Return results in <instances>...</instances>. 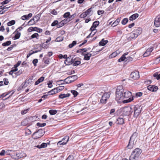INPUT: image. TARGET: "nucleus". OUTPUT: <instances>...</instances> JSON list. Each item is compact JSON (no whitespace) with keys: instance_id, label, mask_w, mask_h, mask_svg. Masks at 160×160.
<instances>
[{"instance_id":"obj_57","label":"nucleus","mask_w":160,"mask_h":160,"mask_svg":"<svg viewBox=\"0 0 160 160\" xmlns=\"http://www.w3.org/2000/svg\"><path fill=\"white\" fill-rule=\"evenodd\" d=\"M3 81L5 85H7L8 84L9 82L8 81V79L6 78H5L3 79Z\"/></svg>"},{"instance_id":"obj_44","label":"nucleus","mask_w":160,"mask_h":160,"mask_svg":"<svg viewBox=\"0 0 160 160\" xmlns=\"http://www.w3.org/2000/svg\"><path fill=\"white\" fill-rule=\"evenodd\" d=\"M35 23V21L32 18L28 22V24L29 25H32Z\"/></svg>"},{"instance_id":"obj_58","label":"nucleus","mask_w":160,"mask_h":160,"mask_svg":"<svg viewBox=\"0 0 160 160\" xmlns=\"http://www.w3.org/2000/svg\"><path fill=\"white\" fill-rule=\"evenodd\" d=\"M44 62L45 63L47 64H48L49 63V61L48 59H45V58H43Z\"/></svg>"},{"instance_id":"obj_59","label":"nucleus","mask_w":160,"mask_h":160,"mask_svg":"<svg viewBox=\"0 0 160 160\" xmlns=\"http://www.w3.org/2000/svg\"><path fill=\"white\" fill-rule=\"evenodd\" d=\"M16 156H17L18 159L21 158L22 157L21 153H16Z\"/></svg>"},{"instance_id":"obj_54","label":"nucleus","mask_w":160,"mask_h":160,"mask_svg":"<svg viewBox=\"0 0 160 160\" xmlns=\"http://www.w3.org/2000/svg\"><path fill=\"white\" fill-rule=\"evenodd\" d=\"M70 16V13L69 12H67L65 13L63 15V17L64 18H67L69 17Z\"/></svg>"},{"instance_id":"obj_31","label":"nucleus","mask_w":160,"mask_h":160,"mask_svg":"<svg viewBox=\"0 0 160 160\" xmlns=\"http://www.w3.org/2000/svg\"><path fill=\"white\" fill-rule=\"evenodd\" d=\"M153 76L154 77H156L157 80H159L160 79V73L158 74V72L155 73Z\"/></svg>"},{"instance_id":"obj_50","label":"nucleus","mask_w":160,"mask_h":160,"mask_svg":"<svg viewBox=\"0 0 160 160\" xmlns=\"http://www.w3.org/2000/svg\"><path fill=\"white\" fill-rule=\"evenodd\" d=\"M142 95V93L141 92H138L137 93H136V96H135V98L136 97L138 98V97H140Z\"/></svg>"},{"instance_id":"obj_64","label":"nucleus","mask_w":160,"mask_h":160,"mask_svg":"<svg viewBox=\"0 0 160 160\" xmlns=\"http://www.w3.org/2000/svg\"><path fill=\"white\" fill-rule=\"evenodd\" d=\"M73 157L71 155H69L66 160H73Z\"/></svg>"},{"instance_id":"obj_24","label":"nucleus","mask_w":160,"mask_h":160,"mask_svg":"<svg viewBox=\"0 0 160 160\" xmlns=\"http://www.w3.org/2000/svg\"><path fill=\"white\" fill-rule=\"evenodd\" d=\"M47 144L46 143H42L40 145H38L36 146V147L38 148H45L47 147Z\"/></svg>"},{"instance_id":"obj_16","label":"nucleus","mask_w":160,"mask_h":160,"mask_svg":"<svg viewBox=\"0 0 160 160\" xmlns=\"http://www.w3.org/2000/svg\"><path fill=\"white\" fill-rule=\"evenodd\" d=\"M147 88L148 90L152 92H155L158 89V87L157 86L152 85L148 86Z\"/></svg>"},{"instance_id":"obj_63","label":"nucleus","mask_w":160,"mask_h":160,"mask_svg":"<svg viewBox=\"0 0 160 160\" xmlns=\"http://www.w3.org/2000/svg\"><path fill=\"white\" fill-rule=\"evenodd\" d=\"M51 13L54 15H57V12L55 9L52 10Z\"/></svg>"},{"instance_id":"obj_12","label":"nucleus","mask_w":160,"mask_h":160,"mask_svg":"<svg viewBox=\"0 0 160 160\" xmlns=\"http://www.w3.org/2000/svg\"><path fill=\"white\" fill-rule=\"evenodd\" d=\"M154 24L156 27L160 26V15L158 16L155 19Z\"/></svg>"},{"instance_id":"obj_37","label":"nucleus","mask_w":160,"mask_h":160,"mask_svg":"<svg viewBox=\"0 0 160 160\" xmlns=\"http://www.w3.org/2000/svg\"><path fill=\"white\" fill-rule=\"evenodd\" d=\"M77 43V42L75 41H73L72 43L68 45V47L69 48H71L75 46Z\"/></svg>"},{"instance_id":"obj_56","label":"nucleus","mask_w":160,"mask_h":160,"mask_svg":"<svg viewBox=\"0 0 160 160\" xmlns=\"http://www.w3.org/2000/svg\"><path fill=\"white\" fill-rule=\"evenodd\" d=\"M38 62V60L37 59H34L32 61V63L35 66H37L36 64Z\"/></svg>"},{"instance_id":"obj_26","label":"nucleus","mask_w":160,"mask_h":160,"mask_svg":"<svg viewBox=\"0 0 160 160\" xmlns=\"http://www.w3.org/2000/svg\"><path fill=\"white\" fill-rule=\"evenodd\" d=\"M68 77H67V78H66L64 80V81H63V80H61L58 81V83H60V82H61L62 81H63V82L65 81L67 83H69L72 82L71 78H70V79H68Z\"/></svg>"},{"instance_id":"obj_51","label":"nucleus","mask_w":160,"mask_h":160,"mask_svg":"<svg viewBox=\"0 0 160 160\" xmlns=\"http://www.w3.org/2000/svg\"><path fill=\"white\" fill-rule=\"evenodd\" d=\"M29 109H26L25 110H23L21 112V114L22 115H24L28 111Z\"/></svg>"},{"instance_id":"obj_5","label":"nucleus","mask_w":160,"mask_h":160,"mask_svg":"<svg viewBox=\"0 0 160 160\" xmlns=\"http://www.w3.org/2000/svg\"><path fill=\"white\" fill-rule=\"evenodd\" d=\"M34 118H35V117H31L28 118H26L24 119L21 122V125L26 126L28 125V126H30L31 124H30V121L33 122L35 121V120H34Z\"/></svg>"},{"instance_id":"obj_33","label":"nucleus","mask_w":160,"mask_h":160,"mask_svg":"<svg viewBox=\"0 0 160 160\" xmlns=\"http://www.w3.org/2000/svg\"><path fill=\"white\" fill-rule=\"evenodd\" d=\"M21 35V33L18 32H17V33L14 36V40L17 39L19 38Z\"/></svg>"},{"instance_id":"obj_9","label":"nucleus","mask_w":160,"mask_h":160,"mask_svg":"<svg viewBox=\"0 0 160 160\" xmlns=\"http://www.w3.org/2000/svg\"><path fill=\"white\" fill-rule=\"evenodd\" d=\"M68 65L73 64V66H77L81 63V62L76 58L74 59L72 58L70 62L68 63Z\"/></svg>"},{"instance_id":"obj_35","label":"nucleus","mask_w":160,"mask_h":160,"mask_svg":"<svg viewBox=\"0 0 160 160\" xmlns=\"http://www.w3.org/2000/svg\"><path fill=\"white\" fill-rule=\"evenodd\" d=\"M49 112L50 115H54L57 113V111L56 110H50Z\"/></svg>"},{"instance_id":"obj_32","label":"nucleus","mask_w":160,"mask_h":160,"mask_svg":"<svg viewBox=\"0 0 160 160\" xmlns=\"http://www.w3.org/2000/svg\"><path fill=\"white\" fill-rule=\"evenodd\" d=\"M33 20L35 21V23L37 22L40 19L39 15H37L36 16L34 17L33 18Z\"/></svg>"},{"instance_id":"obj_14","label":"nucleus","mask_w":160,"mask_h":160,"mask_svg":"<svg viewBox=\"0 0 160 160\" xmlns=\"http://www.w3.org/2000/svg\"><path fill=\"white\" fill-rule=\"evenodd\" d=\"M99 22L98 21H97L93 22V24L90 28V30L94 31H96L95 28L98 25Z\"/></svg>"},{"instance_id":"obj_52","label":"nucleus","mask_w":160,"mask_h":160,"mask_svg":"<svg viewBox=\"0 0 160 160\" xmlns=\"http://www.w3.org/2000/svg\"><path fill=\"white\" fill-rule=\"evenodd\" d=\"M63 40V38L62 37H58L56 38V41L58 42L62 41Z\"/></svg>"},{"instance_id":"obj_40","label":"nucleus","mask_w":160,"mask_h":160,"mask_svg":"<svg viewBox=\"0 0 160 160\" xmlns=\"http://www.w3.org/2000/svg\"><path fill=\"white\" fill-rule=\"evenodd\" d=\"M38 33H36L32 35L31 37V38H36L37 39H38Z\"/></svg>"},{"instance_id":"obj_21","label":"nucleus","mask_w":160,"mask_h":160,"mask_svg":"<svg viewBox=\"0 0 160 160\" xmlns=\"http://www.w3.org/2000/svg\"><path fill=\"white\" fill-rule=\"evenodd\" d=\"M44 77H41L39 78L35 83V85H36L40 83L41 82L43 81L44 79Z\"/></svg>"},{"instance_id":"obj_27","label":"nucleus","mask_w":160,"mask_h":160,"mask_svg":"<svg viewBox=\"0 0 160 160\" xmlns=\"http://www.w3.org/2000/svg\"><path fill=\"white\" fill-rule=\"evenodd\" d=\"M70 78H71L72 82L78 79V77L76 75L71 76L68 77V79H70Z\"/></svg>"},{"instance_id":"obj_28","label":"nucleus","mask_w":160,"mask_h":160,"mask_svg":"<svg viewBox=\"0 0 160 160\" xmlns=\"http://www.w3.org/2000/svg\"><path fill=\"white\" fill-rule=\"evenodd\" d=\"M120 20V19L119 18L117 19L112 24V26L113 27L116 26L118 24Z\"/></svg>"},{"instance_id":"obj_13","label":"nucleus","mask_w":160,"mask_h":160,"mask_svg":"<svg viewBox=\"0 0 160 160\" xmlns=\"http://www.w3.org/2000/svg\"><path fill=\"white\" fill-rule=\"evenodd\" d=\"M68 19H64L63 20L61 21L59 23H58L57 25V27L58 28L61 27L63 26L64 24L67 23L68 22L70 21V19L68 20Z\"/></svg>"},{"instance_id":"obj_36","label":"nucleus","mask_w":160,"mask_h":160,"mask_svg":"<svg viewBox=\"0 0 160 160\" xmlns=\"http://www.w3.org/2000/svg\"><path fill=\"white\" fill-rule=\"evenodd\" d=\"M126 58V57L124 56V55H122V57L118 60V62H121L122 61H124Z\"/></svg>"},{"instance_id":"obj_62","label":"nucleus","mask_w":160,"mask_h":160,"mask_svg":"<svg viewBox=\"0 0 160 160\" xmlns=\"http://www.w3.org/2000/svg\"><path fill=\"white\" fill-rule=\"evenodd\" d=\"M12 71V72H15L17 71L18 70V68L17 67H14V68H12V69L11 70Z\"/></svg>"},{"instance_id":"obj_2","label":"nucleus","mask_w":160,"mask_h":160,"mask_svg":"<svg viewBox=\"0 0 160 160\" xmlns=\"http://www.w3.org/2000/svg\"><path fill=\"white\" fill-rule=\"evenodd\" d=\"M138 133L136 132H134L130 137L128 143L126 148L128 149H131L133 148L137 140L136 138L138 136Z\"/></svg>"},{"instance_id":"obj_30","label":"nucleus","mask_w":160,"mask_h":160,"mask_svg":"<svg viewBox=\"0 0 160 160\" xmlns=\"http://www.w3.org/2000/svg\"><path fill=\"white\" fill-rule=\"evenodd\" d=\"M91 32L87 37L86 38H89L90 37H93L96 33L97 31L96 30V31H91Z\"/></svg>"},{"instance_id":"obj_46","label":"nucleus","mask_w":160,"mask_h":160,"mask_svg":"<svg viewBox=\"0 0 160 160\" xmlns=\"http://www.w3.org/2000/svg\"><path fill=\"white\" fill-rule=\"evenodd\" d=\"M64 88V87L63 86H59L57 88H56V89H57V91H58V92H60L61 90L63 89Z\"/></svg>"},{"instance_id":"obj_38","label":"nucleus","mask_w":160,"mask_h":160,"mask_svg":"<svg viewBox=\"0 0 160 160\" xmlns=\"http://www.w3.org/2000/svg\"><path fill=\"white\" fill-rule=\"evenodd\" d=\"M11 44V42L10 41H8L6 42L3 43L2 44V46H9Z\"/></svg>"},{"instance_id":"obj_29","label":"nucleus","mask_w":160,"mask_h":160,"mask_svg":"<svg viewBox=\"0 0 160 160\" xmlns=\"http://www.w3.org/2000/svg\"><path fill=\"white\" fill-rule=\"evenodd\" d=\"M63 141L62 140L61 141H59L57 143V145L58 146H59L60 145H64L66 144L67 143V141H66L65 142Z\"/></svg>"},{"instance_id":"obj_41","label":"nucleus","mask_w":160,"mask_h":160,"mask_svg":"<svg viewBox=\"0 0 160 160\" xmlns=\"http://www.w3.org/2000/svg\"><path fill=\"white\" fill-rule=\"evenodd\" d=\"M46 125V123H41L39 122H38L37 123V126H38L39 127H43L45 126Z\"/></svg>"},{"instance_id":"obj_49","label":"nucleus","mask_w":160,"mask_h":160,"mask_svg":"<svg viewBox=\"0 0 160 160\" xmlns=\"http://www.w3.org/2000/svg\"><path fill=\"white\" fill-rule=\"evenodd\" d=\"M92 11V8H90L88 9L85 12V13H86V14H87V15H89L90 14V12H91Z\"/></svg>"},{"instance_id":"obj_53","label":"nucleus","mask_w":160,"mask_h":160,"mask_svg":"<svg viewBox=\"0 0 160 160\" xmlns=\"http://www.w3.org/2000/svg\"><path fill=\"white\" fill-rule=\"evenodd\" d=\"M58 21L57 20H55V21H54L52 23L51 26H54L56 25H57V24H58Z\"/></svg>"},{"instance_id":"obj_22","label":"nucleus","mask_w":160,"mask_h":160,"mask_svg":"<svg viewBox=\"0 0 160 160\" xmlns=\"http://www.w3.org/2000/svg\"><path fill=\"white\" fill-rule=\"evenodd\" d=\"M57 93H58V91H57V89L56 88H55L48 92V94L49 95H51Z\"/></svg>"},{"instance_id":"obj_18","label":"nucleus","mask_w":160,"mask_h":160,"mask_svg":"<svg viewBox=\"0 0 160 160\" xmlns=\"http://www.w3.org/2000/svg\"><path fill=\"white\" fill-rule=\"evenodd\" d=\"M69 93L61 94L59 96V97L61 99H64L69 97L70 95Z\"/></svg>"},{"instance_id":"obj_23","label":"nucleus","mask_w":160,"mask_h":160,"mask_svg":"<svg viewBox=\"0 0 160 160\" xmlns=\"http://www.w3.org/2000/svg\"><path fill=\"white\" fill-rule=\"evenodd\" d=\"M108 42L107 40H105L104 39H102L101 41L99 42V45L100 46H104Z\"/></svg>"},{"instance_id":"obj_45","label":"nucleus","mask_w":160,"mask_h":160,"mask_svg":"<svg viewBox=\"0 0 160 160\" xmlns=\"http://www.w3.org/2000/svg\"><path fill=\"white\" fill-rule=\"evenodd\" d=\"M69 136H66L65 137H64L62 139V140H63V141L65 142L66 141H67V143L68 142V141L69 139Z\"/></svg>"},{"instance_id":"obj_55","label":"nucleus","mask_w":160,"mask_h":160,"mask_svg":"<svg viewBox=\"0 0 160 160\" xmlns=\"http://www.w3.org/2000/svg\"><path fill=\"white\" fill-rule=\"evenodd\" d=\"M87 16V14H86L85 12H83L80 15V18H83Z\"/></svg>"},{"instance_id":"obj_10","label":"nucleus","mask_w":160,"mask_h":160,"mask_svg":"<svg viewBox=\"0 0 160 160\" xmlns=\"http://www.w3.org/2000/svg\"><path fill=\"white\" fill-rule=\"evenodd\" d=\"M130 78L133 79H137L139 77V72L136 71L132 72L130 74Z\"/></svg>"},{"instance_id":"obj_25","label":"nucleus","mask_w":160,"mask_h":160,"mask_svg":"<svg viewBox=\"0 0 160 160\" xmlns=\"http://www.w3.org/2000/svg\"><path fill=\"white\" fill-rule=\"evenodd\" d=\"M92 54L88 53L84 55V59L86 60H88L90 59V57L91 56Z\"/></svg>"},{"instance_id":"obj_1","label":"nucleus","mask_w":160,"mask_h":160,"mask_svg":"<svg viewBox=\"0 0 160 160\" xmlns=\"http://www.w3.org/2000/svg\"><path fill=\"white\" fill-rule=\"evenodd\" d=\"M142 32V29L140 28H135L127 36V39L131 41L135 39Z\"/></svg>"},{"instance_id":"obj_8","label":"nucleus","mask_w":160,"mask_h":160,"mask_svg":"<svg viewBox=\"0 0 160 160\" xmlns=\"http://www.w3.org/2000/svg\"><path fill=\"white\" fill-rule=\"evenodd\" d=\"M142 152L141 149L139 148H136L134 149L132 152L131 155L136 157V158H139Z\"/></svg>"},{"instance_id":"obj_47","label":"nucleus","mask_w":160,"mask_h":160,"mask_svg":"<svg viewBox=\"0 0 160 160\" xmlns=\"http://www.w3.org/2000/svg\"><path fill=\"white\" fill-rule=\"evenodd\" d=\"M132 101H117L118 103H123V104L127 103L128 102H129Z\"/></svg>"},{"instance_id":"obj_39","label":"nucleus","mask_w":160,"mask_h":160,"mask_svg":"<svg viewBox=\"0 0 160 160\" xmlns=\"http://www.w3.org/2000/svg\"><path fill=\"white\" fill-rule=\"evenodd\" d=\"M15 22L14 20H11L7 23L8 26H11L15 24Z\"/></svg>"},{"instance_id":"obj_19","label":"nucleus","mask_w":160,"mask_h":160,"mask_svg":"<svg viewBox=\"0 0 160 160\" xmlns=\"http://www.w3.org/2000/svg\"><path fill=\"white\" fill-rule=\"evenodd\" d=\"M119 53V51H117L116 52H114L111 54L109 56V58H112L116 57Z\"/></svg>"},{"instance_id":"obj_3","label":"nucleus","mask_w":160,"mask_h":160,"mask_svg":"<svg viewBox=\"0 0 160 160\" xmlns=\"http://www.w3.org/2000/svg\"><path fill=\"white\" fill-rule=\"evenodd\" d=\"M123 88L122 86H119L118 87L116 92V100H120L121 99H124L123 95Z\"/></svg>"},{"instance_id":"obj_20","label":"nucleus","mask_w":160,"mask_h":160,"mask_svg":"<svg viewBox=\"0 0 160 160\" xmlns=\"http://www.w3.org/2000/svg\"><path fill=\"white\" fill-rule=\"evenodd\" d=\"M139 15L138 13H135L129 17V20L130 21H132L135 19L137 18L138 17Z\"/></svg>"},{"instance_id":"obj_6","label":"nucleus","mask_w":160,"mask_h":160,"mask_svg":"<svg viewBox=\"0 0 160 160\" xmlns=\"http://www.w3.org/2000/svg\"><path fill=\"white\" fill-rule=\"evenodd\" d=\"M142 107L139 105L136 106L134 108V117L137 118L140 114Z\"/></svg>"},{"instance_id":"obj_15","label":"nucleus","mask_w":160,"mask_h":160,"mask_svg":"<svg viewBox=\"0 0 160 160\" xmlns=\"http://www.w3.org/2000/svg\"><path fill=\"white\" fill-rule=\"evenodd\" d=\"M123 116L122 115L117 119V124H118L122 125L124 123Z\"/></svg>"},{"instance_id":"obj_43","label":"nucleus","mask_w":160,"mask_h":160,"mask_svg":"<svg viewBox=\"0 0 160 160\" xmlns=\"http://www.w3.org/2000/svg\"><path fill=\"white\" fill-rule=\"evenodd\" d=\"M138 158L134 157V156L131 155L129 157V160H138Z\"/></svg>"},{"instance_id":"obj_11","label":"nucleus","mask_w":160,"mask_h":160,"mask_svg":"<svg viewBox=\"0 0 160 160\" xmlns=\"http://www.w3.org/2000/svg\"><path fill=\"white\" fill-rule=\"evenodd\" d=\"M153 48L152 47H151L148 48L146 51L143 54V57H148L149 56L152 52L153 51Z\"/></svg>"},{"instance_id":"obj_34","label":"nucleus","mask_w":160,"mask_h":160,"mask_svg":"<svg viewBox=\"0 0 160 160\" xmlns=\"http://www.w3.org/2000/svg\"><path fill=\"white\" fill-rule=\"evenodd\" d=\"M71 92L73 95L74 97H76L78 94V92L76 90H72L71 91Z\"/></svg>"},{"instance_id":"obj_4","label":"nucleus","mask_w":160,"mask_h":160,"mask_svg":"<svg viewBox=\"0 0 160 160\" xmlns=\"http://www.w3.org/2000/svg\"><path fill=\"white\" fill-rule=\"evenodd\" d=\"M119 111L120 112V115H122L123 117V116H128L131 114L132 112L131 108L129 106L123 108L121 109Z\"/></svg>"},{"instance_id":"obj_7","label":"nucleus","mask_w":160,"mask_h":160,"mask_svg":"<svg viewBox=\"0 0 160 160\" xmlns=\"http://www.w3.org/2000/svg\"><path fill=\"white\" fill-rule=\"evenodd\" d=\"M123 97L124 98L127 99L126 100H133L134 99V97L132 95L131 92L128 90H126L124 92Z\"/></svg>"},{"instance_id":"obj_42","label":"nucleus","mask_w":160,"mask_h":160,"mask_svg":"<svg viewBox=\"0 0 160 160\" xmlns=\"http://www.w3.org/2000/svg\"><path fill=\"white\" fill-rule=\"evenodd\" d=\"M128 21V19L127 18H125L122 21V23L123 25L126 24Z\"/></svg>"},{"instance_id":"obj_17","label":"nucleus","mask_w":160,"mask_h":160,"mask_svg":"<svg viewBox=\"0 0 160 160\" xmlns=\"http://www.w3.org/2000/svg\"><path fill=\"white\" fill-rule=\"evenodd\" d=\"M110 94L109 92H105L102 96L100 100H107L110 97Z\"/></svg>"},{"instance_id":"obj_60","label":"nucleus","mask_w":160,"mask_h":160,"mask_svg":"<svg viewBox=\"0 0 160 160\" xmlns=\"http://www.w3.org/2000/svg\"><path fill=\"white\" fill-rule=\"evenodd\" d=\"M80 101H81V102L78 103V104L80 105H82L83 106H84L85 105H86V104H85L86 102H84V101L82 100Z\"/></svg>"},{"instance_id":"obj_61","label":"nucleus","mask_w":160,"mask_h":160,"mask_svg":"<svg viewBox=\"0 0 160 160\" xmlns=\"http://www.w3.org/2000/svg\"><path fill=\"white\" fill-rule=\"evenodd\" d=\"M104 12V11L103 10H99L98 11V14L99 15L103 14Z\"/></svg>"},{"instance_id":"obj_48","label":"nucleus","mask_w":160,"mask_h":160,"mask_svg":"<svg viewBox=\"0 0 160 160\" xmlns=\"http://www.w3.org/2000/svg\"><path fill=\"white\" fill-rule=\"evenodd\" d=\"M126 62H129L132 61L133 60V58L130 57H128L126 58Z\"/></svg>"}]
</instances>
